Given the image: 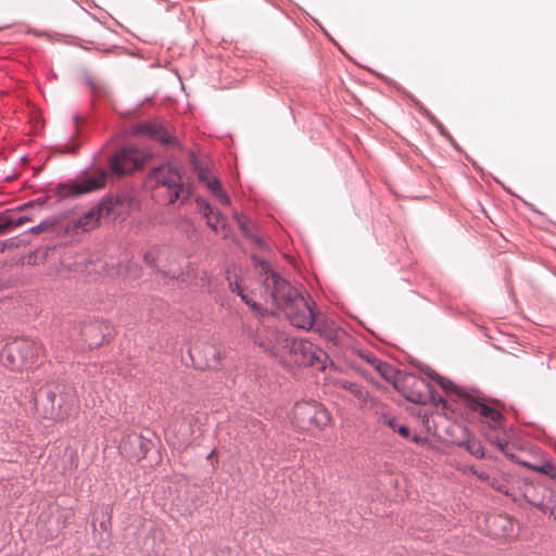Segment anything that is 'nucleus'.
Wrapping results in <instances>:
<instances>
[{
	"instance_id": "obj_26",
	"label": "nucleus",
	"mask_w": 556,
	"mask_h": 556,
	"mask_svg": "<svg viewBox=\"0 0 556 556\" xmlns=\"http://www.w3.org/2000/svg\"><path fill=\"white\" fill-rule=\"evenodd\" d=\"M195 202H197V208H198L199 213L204 218H207L208 216H212L217 212L203 198H198Z\"/></svg>"
},
{
	"instance_id": "obj_46",
	"label": "nucleus",
	"mask_w": 556,
	"mask_h": 556,
	"mask_svg": "<svg viewBox=\"0 0 556 556\" xmlns=\"http://www.w3.org/2000/svg\"><path fill=\"white\" fill-rule=\"evenodd\" d=\"M450 142H451V144H453L455 148H457V146H456V141L451 140Z\"/></svg>"
},
{
	"instance_id": "obj_33",
	"label": "nucleus",
	"mask_w": 556,
	"mask_h": 556,
	"mask_svg": "<svg viewBox=\"0 0 556 556\" xmlns=\"http://www.w3.org/2000/svg\"><path fill=\"white\" fill-rule=\"evenodd\" d=\"M430 397L433 403L445 405V400L443 396L438 394L435 391L430 390Z\"/></svg>"
},
{
	"instance_id": "obj_44",
	"label": "nucleus",
	"mask_w": 556,
	"mask_h": 556,
	"mask_svg": "<svg viewBox=\"0 0 556 556\" xmlns=\"http://www.w3.org/2000/svg\"><path fill=\"white\" fill-rule=\"evenodd\" d=\"M440 135L441 136H447V134L443 129L440 131Z\"/></svg>"
},
{
	"instance_id": "obj_11",
	"label": "nucleus",
	"mask_w": 556,
	"mask_h": 556,
	"mask_svg": "<svg viewBox=\"0 0 556 556\" xmlns=\"http://www.w3.org/2000/svg\"><path fill=\"white\" fill-rule=\"evenodd\" d=\"M188 161L199 181L204 184L214 195L220 193L223 190L222 184L217 177L212 176L208 160L200 157L194 150H190L188 152Z\"/></svg>"
},
{
	"instance_id": "obj_37",
	"label": "nucleus",
	"mask_w": 556,
	"mask_h": 556,
	"mask_svg": "<svg viewBox=\"0 0 556 556\" xmlns=\"http://www.w3.org/2000/svg\"><path fill=\"white\" fill-rule=\"evenodd\" d=\"M372 357H376V356H375V355H372V354H369V355H367V356H366V361H367V363H369L370 365H372Z\"/></svg>"
},
{
	"instance_id": "obj_22",
	"label": "nucleus",
	"mask_w": 556,
	"mask_h": 556,
	"mask_svg": "<svg viewBox=\"0 0 556 556\" xmlns=\"http://www.w3.org/2000/svg\"><path fill=\"white\" fill-rule=\"evenodd\" d=\"M58 224V218L55 216H49L41 220L38 225H35L29 228V232L39 233L45 231H53Z\"/></svg>"
},
{
	"instance_id": "obj_30",
	"label": "nucleus",
	"mask_w": 556,
	"mask_h": 556,
	"mask_svg": "<svg viewBox=\"0 0 556 556\" xmlns=\"http://www.w3.org/2000/svg\"><path fill=\"white\" fill-rule=\"evenodd\" d=\"M75 142L76 141H67L66 144H64L63 148H61V152L67 154H75L78 149V146L75 144Z\"/></svg>"
},
{
	"instance_id": "obj_38",
	"label": "nucleus",
	"mask_w": 556,
	"mask_h": 556,
	"mask_svg": "<svg viewBox=\"0 0 556 556\" xmlns=\"http://www.w3.org/2000/svg\"><path fill=\"white\" fill-rule=\"evenodd\" d=\"M108 522H109V521H101V522H100V527H101V529L106 530Z\"/></svg>"
},
{
	"instance_id": "obj_48",
	"label": "nucleus",
	"mask_w": 556,
	"mask_h": 556,
	"mask_svg": "<svg viewBox=\"0 0 556 556\" xmlns=\"http://www.w3.org/2000/svg\"><path fill=\"white\" fill-rule=\"evenodd\" d=\"M77 136L78 134H74L71 139H76Z\"/></svg>"
},
{
	"instance_id": "obj_23",
	"label": "nucleus",
	"mask_w": 556,
	"mask_h": 556,
	"mask_svg": "<svg viewBox=\"0 0 556 556\" xmlns=\"http://www.w3.org/2000/svg\"><path fill=\"white\" fill-rule=\"evenodd\" d=\"M386 424L394 431L397 432L402 438L409 439L410 430L407 426L399 424L397 418L389 417L386 418Z\"/></svg>"
},
{
	"instance_id": "obj_24",
	"label": "nucleus",
	"mask_w": 556,
	"mask_h": 556,
	"mask_svg": "<svg viewBox=\"0 0 556 556\" xmlns=\"http://www.w3.org/2000/svg\"><path fill=\"white\" fill-rule=\"evenodd\" d=\"M533 469L549 477L553 481L556 480V466L551 462L544 460L540 465L533 466Z\"/></svg>"
},
{
	"instance_id": "obj_28",
	"label": "nucleus",
	"mask_w": 556,
	"mask_h": 556,
	"mask_svg": "<svg viewBox=\"0 0 556 556\" xmlns=\"http://www.w3.org/2000/svg\"><path fill=\"white\" fill-rule=\"evenodd\" d=\"M48 199H49V197H45V198H38L36 200L29 201V202L23 204L22 206H20V210L27 211L29 208H35V207L42 208L43 206H46Z\"/></svg>"
},
{
	"instance_id": "obj_31",
	"label": "nucleus",
	"mask_w": 556,
	"mask_h": 556,
	"mask_svg": "<svg viewBox=\"0 0 556 556\" xmlns=\"http://www.w3.org/2000/svg\"><path fill=\"white\" fill-rule=\"evenodd\" d=\"M17 247L16 238H10L4 241H0V252H3L8 248Z\"/></svg>"
},
{
	"instance_id": "obj_15",
	"label": "nucleus",
	"mask_w": 556,
	"mask_h": 556,
	"mask_svg": "<svg viewBox=\"0 0 556 556\" xmlns=\"http://www.w3.org/2000/svg\"><path fill=\"white\" fill-rule=\"evenodd\" d=\"M81 341L89 348H97L105 340L106 334L102 331V326L98 320L84 323L79 328Z\"/></svg>"
},
{
	"instance_id": "obj_14",
	"label": "nucleus",
	"mask_w": 556,
	"mask_h": 556,
	"mask_svg": "<svg viewBox=\"0 0 556 556\" xmlns=\"http://www.w3.org/2000/svg\"><path fill=\"white\" fill-rule=\"evenodd\" d=\"M37 400H41L43 402L46 418L55 419L61 417V410L64 405L63 397L58 399L55 391L41 389L37 395Z\"/></svg>"
},
{
	"instance_id": "obj_10",
	"label": "nucleus",
	"mask_w": 556,
	"mask_h": 556,
	"mask_svg": "<svg viewBox=\"0 0 556 556\" xmlns=\"http://www.w3.org/2000/svg\"><path fill=\"white\" fill-rule=\"evenodd\" d=\"M525 498L528 504L556 520V491L544 486L535 488L532 491H527Z\"/></svg>"
},
{
	"instance_id": "obj_27",
	"label": "nucleus",
	"mask_w": 556,
	"mask_h": 556,
	"mask_svg": "<svg viewBox=\"0 0 556 556\" xmlns=\"http://www.w3.org/2000/svg\"><path fill=\"white\" fill-rule=\"evenodd\" d=\"M488 440L494 445L496 446L502 453H504L505 455H508L507 453V448H508V442L507 440L501 438L498 434H489L488 435Z\"/></svg>"
},
{
	"instance_id": "obj_5",
	"label": "nucleus",
	"mask_w": 556,
	"mask_h": 556,
	"mask_svg": "<svg viewBox=\"0 0 556 556\" xmlns=\"http://www.w3.org/2000/svg\"><path fill=\"white\" fill-rule=\"evenodd\" d=\"M274 318L267 317L260 320L252 337L254 343L264 352L271 356H280L286 354L291 338L275 325Z\"/></svg>"
},
{
	"instance_id": "obj_25",
	"label": "nucleus",
	"mask_w": 556,
	"mask_h": 556,
	"mask_svg": "<svg viewBox=\"0 0 556 556\" xmlns=\"http://www.w3.org/2000/svg\"><path fill=\"white\" fill-rule=\"evenodd\" d=\"M206 219V225L214 230L215 232L218 231V228H224L226 225V218L223 216V214L218 211L214 215L208 216Z\"/></svg>"
},
{
	"instance_id": "obj_8",
	"label": "nucleus",
	"mask_w": 556,
	"mask_h": 556,
	"mask_svg": "<svg viewBox=\"0 0 556 556\" xmlns=\"http://www.w3.org/2000/svg\"><path fill=\"white\" fill-rule=\"evenodd\" d=\"M292 414L298 426L303 429H321L330 420L328 410L316 401L295 403Z\"/></svg>"
},
{
	"instance_id": "obj_47",
	"label": "nucleus",
	"mask_w": 556,
	"mask_h": 556,
	"mask_svg": "<svg viewBox=\"0 0 556 556\" xmlns=\"http://www.w3.org/2000/svg\"><path fill=\"white\" fill-rule=\"evenodd\" d=\"M74 119H75V122L77 123V122L79 121V116H77V115H76V116L74 117Z\"/></svg>"
},
{
	"instance_id": "obj_3",
	"label": "nucleus",
	"mask_w": 556,
	"mask_h": 556,
	"mask_svg": "<svg viewBox=\"0 0 556 556\" xmlns=\"http://www.w3.org/2000/svg\"><path fill=\"white\" fill-rule=\"evenodd\" d=\"M139 205L135 189L129 185L122 186L115 191L108 192L88 210L84 215V219L87 220L85 225L87 226L89 220L96 224L101 217L109 216L114 211H132Z\"/></svg>"
},
{
	"instance_id": "obj_4",
	"label": "nucleus",
	"mask_w": 556,
	"mask_h": 556,
	"mask_svg": "<svg viewBox=\"0 0 556 556\" xmlns=\"http://www.w3.org/2000/svg\"><path fill=\"white\" fill-rule=\"evenodd\" d=\"M150 178L155 180L156 190L167 204H174L179 200L185 202L191 195V187L182 180L180 170L175 166H156L150 172Z\"/></svg>"
},
{
	"instance_id": "obj_20",
	"label": "nucleus",
	"mask_w": 556,
	"mask_h": 556,
	"mask_svg": "<svg viewBox=\"0 0 556 556\" xmlns=\"http://www.w3.org/2000/svg\"><path fill=\"white\" fill-rule=\"evenodd\" d=\"M328 359V354L317 345H314L312 353H309L308 355V359L306 361L305 366L316 367L320 370H324L326 368V362Z\"/></svg>"
},
{
	"instance_id": "obj_39",
	"label": "nucleus",
	"mask_w": 556,
	"mask_h": 556,
	"mask_svg": "<svg viewBox=\"0 0 556 556\" xmlns=\"http://www.w3.org/2000/svg\"><path fill=\"white\" fill-rule=\"evenodd\" d=\"M420 438L419 435L415 434L414 437H412V441L414 442H419Z\"/></svg>"
},
{
	"instance_id": "obj_2",
	"label": "nucleus",
	"mask_w": 556,
	"mask_h": 556,
	"mask_svg": "<svg viewBox=\"0 0 556 556\" xmlns=\"http://www.w3.org/2000/svg\"><path fill=\"white\" fill-rule=\"evenodd\" d=\"M426 375L428 378L435 381L446 394L456 395L464 401L469 409L479 413L482 420L488 424L491 429L503 428L504 416L496 407L486 404L480 397L469 394L465 389L456 386L450 379L440 376L430 368L427 369Z\"/></svg>"
},
{
	"instance_id": "obj_32",
	"label": "nucleus",
	"mask_w": 556,
	"mask_h": 556,
	"mask_svg": "<svg viewBox=\"0 0 556 556\" xmlns=\"http://www.w3.org/2000/svg\"><path fill=\"white\" fill-rule=\"evenodd\" d=\"M215 197L218 198L220 203L224 205H229L231 202L229 195L225 192L224 189L220 191V193H217Z\"/></svg>"
},
{
	"instance_id": "obj_18",
	"label": "nucleus",
	"mask_w": 556,
	"mask_h": 556,
	"mask_svg": "<svg viewBox=\"0 0 556 556\" xmlns=\"http://www.w3.org/2000/svg\"><path fill=\"white\" fill-rule=\"evenodd\" d=\"M238 295L240 299L252 309V312L262 319L267 317H276V313L273 311H269L262 306V304L253 301L251 298H249L243 290H240L238 292Z\"/></svg>"
},
{
	"instance_id": "obj_19",
	"label": "nucleus",
	"mask_w": 556,
	"mask_h": 556,
	"mask_svg": "<svg viewBox=\"0 0 556 556\" xmlns=\"http://www.w3.org/2000/svg\"><path fill=\"white\" fill-rule=\"evenodd\" d=\"M372 366L386 381L393 382L395 384L394 380L396 378L397 371L392 365L377 357H372Z\"/></svg>"
},
{
	"instance_id": "obj_45",
	"label": "nucleus",
	"mask_w": 556,
	"mask_h": 556,
	"mask_svg": "<svg viewBox=\"0 0 556 556\" xmlns=\"http://www.w3.org/2000/svg\"><path fill=\"white\" fill-rule=\"evenodd\" d=\"M409 146H410V149H412V150H414V151H415V150H417V148L415 147V144L410 143Z\"/></svg>"
},
{
	"instance_id": "obj_1",
	"label": "nucleus",
	"mask_w": 556,
	"mask_h": 556,
	"mask_svg": "<svg viewBox=\"0 0 556 556\" xmlns=\"http://www.w3.org/2000/svg\"><path fill=\"white\" fill-rule=\"evenodd\" d=\"M153 153L148 149L134 146L116 149L108 157V168L91 166L81 170L75 179L58 184L51 192L61 200L77 198L83 194L100 191L106 187L109 179L114 181L140 170L152 160Z\"/></svg>"
},
{
	"instance_id": "obj_36",
	"label": "nucleus",
	"mask_w": 556,
	"mask_h": 556,
	"mask_svg": "<svg viewBox=\"0 0 556 556\" xmlns=\"http://www.w3.org/2000/svg\"><path fill=\"white\" fill-rule=\"evenodd\" d=\"M230 287H231V290L232 292H240V290H242V288L240 287V285L238 282L235 283V287H232V285L230 283Z\"/></svg>"
},
{
	"instance_id": "obj_16",
	"label": "nucleus",
	"mask_w": 556,
	"mask_h": 556,
	"mask_svg": "<svg viewBox=\"0 0 556 556\" xmlns=\"http://www.w3.org/2000/svg\"><path fill=\"white\" fill-rule=\"evenodd\" d=\"M288 349L286 350V354L294 356V359L300 365H306V361L308 359L309 353L314 348V343L305 339H293L289 340Z\"/></svg>"
},
{
	"instance_id": "obj_34",
	"label": "nucleus",
	"mask_w": 556,
	"mask_h": 556,
	"mask_svg": "<svg viewBox=\"0 0 556 556\" xmlns=\"http://www.w3.org/2000/svg\"><path fill=\"white\" fill-rule=\"evenodd\" d=\"M407 400L413 402V403H421L422 402V395L420 393H418L416 395L412 394V395L407 396Z\"/></svg>"
},
{
	"instance_id": "obj_7",
	"label": "nucleus",
	"mask_w": 556,
	"mask_h": 556,
	"mask_svg": "<svg viewBox=\"0 0 556 556\" xmlns=\"http://www.w3.org/2000/svg\"><path fill=\"white\" fill-rule=\"evenodd\" d=\"M40 346L35 341L28 339H15L5 344L1 352V361L12 369L34 364V358L38 356Z\"/></svg>"
},
{
	"instance_id": "obj_41",
	"label": "nucleus",
	"mask_w": 556,
	"mask_h": 556,
	"mask_svg": "<svg viewBox=\"0 0 556 556\" xmlns=\"http://www.w3.org/2000/svg\"><path fill=\"white\" fill-rule=\"evenodd\" d=\"M214 454H215V451H211L210 454L207 455V459L208 460L212 459Z\"/></svg>"
},
{
	"instance_id": "obj_9",
	"label": "nucleus",
	"mask_w": 556,
	"mask_h": 556,
	"mask_svg": "<svg viewBox=\"0 0 556 556\" xmlns=\"http://www.w3.org/2000/svg\"><path fill=\"white\" fill-rule=\"evenodd\" d=\"M286 316L293 327L308 330L315 323V311L307 299L303 295L298 298L294 303L283 308Z\"/></svg>"
},
{
	"instance_id": "obj_43",
	"label": "nucleus",
	"mask_w": 556,
	"mask_h": 556,
	"mask_svg": "<svg viewBox=\"0 0 556 556\" xmlns=\"http://www.w3.org/2000/svg\"><path fill=\"white\" fill-rule=\"evenodd\" d=\"M162 143H165V144H168V143H174L175 141H168V140H165V141H161Z\"/></svg>"
},
{
	"instance_id": "obj_21",
	"label": "nucleus",
	"mask_w": 556,
	"mask_h": 556,
	"mask_svg": "<svg viewBox=\"0 0 556 556\" xmlns=\"http://www.w3.org/2000/svg\"><path fill=\"white\" fill-rule=\"evenodd\" d=\"M458 446L464 447L477 458L482 459L485 457L484 447L482 446L481 442L475 438H468L458 442Z\"/></svg>"
},
{
	"instance_id": "obj_13",
	"label": "nucleus",
	"mask_w": 556,
	"mask_h": 556,
	"mask_svg": "<svg viewBox=\"0 0 556 556\" xmlns=\"http://www.w3.org/2000/svg\"><path fill=\"white\" fill-rule=\"evenodd\" d=\"M128 135L150 137L152 139H177L168 127L157 121H146L130 126Z\"/></svg>"
},
{
	"instance_id": "obj_42",
	"label": "nucleus",
	"mask_w": 556,
	"mask_h": 556,
	"mask_svg": "<svg viewBox=\"0 0 556 556\" xmlns=\"http://www.w3.org/2000/svg\"><path fill=\"white\" fill-rule=\"evenodd\" d=\"M478 477H479L480 479H482V480H485V479L488 478L484 473H480V475H478Z\"/></svg>"
},
{
	"instance_id": "obj_17",
	"label": "nucleus",
	"mask_w": 556,
	"mask_h": 556,
	"mask_svg": "<svg viewBox=\"0 0 556 556\" xmlns=\"http://www.w3.org/2000/svg\"><path fill=\"white\" fill-rule=\"evenodd\" d=\"M30 219L31 217L27 213H11L9 211L0 213V235L21 226Z\"/></svg>"
},
{
	"instance_id": "obj_49",
	"label": "nucleus",
	"mask_w": 556,
	"mask_h": 556,
	"mask_svg": "<svg viewBox=\"0 0 556 556\" xmlns=\"http://www.w3.org/2000/svg\"><path fill=\"white\" fill-rule=\"evenodd\" d=\"M554 448H555V452H556V442H555Z\"/></svg>"
},
{
	"instance_id": "obj_35",
	"label": "nucleus",
	"mask_w": 556,
	"mask_h": 556,
	"mask_svg": "<svg viewBox=\"0 0 556 556\" xmlns=\"http://www.w3.org/2000/svg\"><path fill=\"white\" fill-rule=\"evenodd\" d=\"M143 260L149 265H152V263H153V257L149 253L144 254Z\"/></svg>"
},
{
	"instance_id": "obj_40",
	"label": "nucleus",
	"mask_w": 556,
	"mask_h": 556,
	"mask_svg": "<svg viewBox=\"0 0 556 556\" xmlns=\"http://www.w3.org/2000/svg\"><path fill=\"white\" fill-rule=\"evenodd\" d=\"M356 389H358V387L356 384H352L351 388H350V390L352 392H356Z\"/></svg>"
},
{
	"instance_id": "obj_6",
	"label": "nucleus",
	"mask_w": 556,
	"mask_h": 556,
	"mask_svg": "<svg viewBox=\"0 0 556 556\" xmlns=\"http://www.w3.org/2000/svg\"><path fill=\"white\" fill-rule=\"evenodd\" d=\"M261 270L267 275L264 285L270 288L271 304L277 308H285L302 294L289 281L271 269L268 262L256 260Z\"/></svg>"
},
{
	"instance_id": "obj_29",
	"label": "nucleus",
	"mask_w": 556,
	"mask_h": 556,
	"mask_svg": "<svg viewBox=\"0 0 556 556\" xmlns=\"http://www.w3.org/2000/svg\"><path fill=\"white\" fill-rule=\"evenodd\" d=\"M235 219L244 235H249V223L242 213H235Z\"/></svg>"
},
{
	"instance_id": "obj_50",
	"label": "nucleus",
	"mask_w": 556,
	"mask_h": 556,
	"mask_svg": "<svg viewBox=\"0 0 556 556\" xmlns=\"http://www.w3.org/2000/svg\"><path fill=\"white\" fill-rule=\"evenodd\" d=\"M555 482H556V480H555Z\"/></svg>"
},
{
	"instance_id": "obj_12",
	"label": "nucleus",
	"mask_w": 556,
	"mask_h": 556,
	"mask_svg": "<svg viewBox=\"0 0 556 556\" xmlns=\"http://www.w3.org/2000/svg\"><path fill=\"white\" fill-rule=\"evenodd\" d=\"M149 435H144L142 433H129L127 434L122 442L121 448L123 452L127 453L130 457L136 460L143 459L148 452L154 446V442L151 439L154 434L148 431Z\"/></svg>"
}]
</instances>
